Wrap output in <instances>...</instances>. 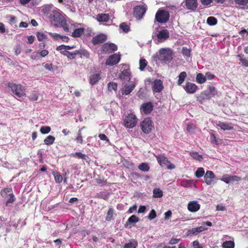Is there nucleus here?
<instances>
[{"mask_svg":"<svg viewBox=\"0 0 248 248\" xmlns=\"http://www.w3.org/2000/svg\"><path fill=\"white\" fill-rule=\"evenodd\" d=\"M173 56L174 53L172 50L166 47L160 48L153 56V58L154 59L158 58L162 62L167 64L171 61Z\"/></svg>","mask_w":248,"mask_h":248,"instance_id":"nucleus-1","label":"nucleus"},{"mask_svg":"<svg viewBox=\"0 0 248 248\" xmlns=\"http://www.w3.org/2000/svg\"><path fill=\"white\" fill-rule=\"evenodd\" d=\"M8 87L11 89L13 93L19 97L25 95V89L20 84L8 83Z\"/></svg>","mask_w":248,"mask_h":248,"instance_id":"nucleus-2","label":"nucleus"},{"mask_svg":"<svg viewBox=\"0 0 248 248\" xmlns=\"http://www.w3.org/2000/svg\"><path fill=\"white\" fill-rule=\"evenodd\" d=\"M156 158L160 165L162 167H166L167 169L172 170L175 168V166L171 164L168 160L167 157L163 155H158L156 156Z\"/></svg>","mask_w":248,"mask_h":248,"instance_id":"nucleus-3","label":"nucleus"},{"mask_svg":"<svg viewBox=\"0 0 248 248\" xmlns=\"http://www.w3.org/2000/svg\"><path fill=\"white\" fill-rule=\"evenodd\" d=\"M169 13L165 10H158L155 14V19L159 23H165L169 19Z\"/></svg>","mask_w":248,"mask_h":248,"instance_id":"nucleus-4","label":"nucleus"},{"mask_svg":"<svg viewBox=\"0 0 248 248\" xmlns=\"http://www.w3.org/2000/svg\"><path fill=\"white\" fill-rule=\"evenodd\" d=\"M50 18L51 22L54 23V25L57 27H59V24L65 19L60 12L58 11H53L50 16Z\"/></svg>","mask_w":248,"mask_h":248,"instance_id":"nucleus-5","label":"nucleus"},{"mask_svg":"<svg viewBox=\"0 0 248 248\" xmlns=\"http://www.w3.org/2000/svg\"><path fill=\"white\" fill-rule=\"evenodd\" d=\"M152 123V121L150 118L144 119L140 123V127L142 132L145 134L150 133L153 128Z\"/></svg>","mask_w":248,"mask_h":248,"instance_id":"nucleus-6","label":"nucleus"},{"mask_svg":"<svg viewBox=\"0 0 248 248\" xmlns=\"http://www.w3.org/2000/svg\"><path fill=\"white\" fill-rule=\"evenodd\" d=\"M137 118L133 114H128L126 116L124 119V125L128 128H133L137 124Z\"/></svg>","mask_w":248,"mask_h":248,"instance_id":"nucleus-7","label":"nucleus"},{"mask_svg":"<svg viewBox=\"0 0 248 248\" xmlns=\"http://www.w3.org/2000/svg\"><path fill=\"white\" fill-rule=\"evenodd\" d=\"M146 8L144 5H138L134 7L133 10V15L138 19H141L146 11Z\"/></svg>","mask_w":248,"mask_h":248,"instance_id":"nucleus-8","label":"nucleus"},{"mask_svg":"<svg viewBox=\"0 0 248 248\" xmlns=\"http://www.w3.org/2000/svg\"><path fill=\"white\" fill-rule=\"evenodd\" d=\"M155 36L157 37V43L163 42L169 37V32L167 30L163 29L157 33L153 34V38Z\"/></svg>","mask_w":248,"mask_h":248,"instance_id":"nucleus-9","label":"nucleus"},{"mask_svg":"<svg viewBox=\"0 0 248 248\" xmlns=\"http://www.w3.org/2000/svg\"><path fill=\"white\" fill-rule=\"evenodd\" d=\"M102 51L104 53H110L117 49V46L113 43H106L102 46Z\"/></svg>","mask_w":248,"mask_h":248,"instance_id":"nucleus-10","label":"nucleus"},{"mask_svg":"<svg viewBox=\"0 0 248 248\" xmlns=\"http://www.w3.org/2000/svg\"><path fill=\"white\" fill-rule=\"evenodd\" d=\"M107 36L103 33H100L94 36L92 41L94 45H99L104 43L107 40Z\"/></svg>","mask_w":248,"mask_h":248,"instance_id":"nucleus-11","label":"nucleus"},{"mask_svg":"<svg viewBox=\"0 0 248 248\" xmlns=\"http://www.w3.org/2000/svg\"><path fill=\"white\" fill-rule=\"evenodd\" d=\"M120 60L119 55L115 54L110 56L107 60L106 64L108 65L112 66L119 62Z\"/></svg>","mask_w":248,"mask_h":248,"instance_id":"nucleus-12","label":"nucleus"},{"mask_svg":"<svg viewBox=\"0 0 248 248\" xmlns=\"http://www.w3.org/2000/svg\"><path fill=\"white\" fill-rule=\"evenodd\" d=\"M184 88L187 93L192 94L197 91L198 87L194 83L187 82L186 83Z\"/></svg>","mask_w":248,"mask_h":248,"instance_id":"nucleus-13","label":"nucleus"},{"mask_svg":"<svg viewBox=\"0 0 248 248\" xmlns=\"http://www.w3.org/2000/svg\"><path fill=\"white\" fill-rule=\"evenodd\" d=\"M136 83L135 81H131L130 85H125L122 89V93L123 94L127 95L129 94L135 88Z\"/></svg>","mask_w":248,"mask_h":248,"instance_id":"nucleus-14","label":"nucleus"},{"mask_svg":"<svg viewBox=\"0 0 248 248\" xmlns=\"http://www.w3.org/2000/svg\"><path fill=\"white\" fill-rule=\"evenodd\" d=\"M202 94L206 99L211 98L216 94L215 88L213 86H209L208 90L203 91Z\"/></svg>","mask_w":248,"mask_h":248,"instance_id":"nucleus-15","label":"nucleus"},{"mask_svg":"<svg viewBox=\"0 0 248 248\" xmlns=\"http://www.w3.org/2000/svg\"><path fill=\"white\" fill-rule=\"evenodd\" d=\"M153 109V106L150 102L143 103L141 106V110L145 114H150Z\"/></svg>","mask_w":248,"mask_h":248,"instance_id":"nucleus-16","label":"nucleus"},{"mask_svg":"<svg viewBox=\"0 0 248 248\" xmlns=\"http://www.w3.org/2000/svg\"><path fill=\"white\" fill-rule=\"evenodd\" d=\"M215 175L212 171H207L204 176V179L206 184L207 185H211L213 183V179Z\"/></svg>","mask_w":248,"mask_h":248,"instance_id":"nucleus-17","label":"nucleus"},{"mask_svg":"<svg viewBox=\"0 0 248 248\" xmlns=\"http://www.w3.org/2000/svg\"><path fill=\"white\" fill-rule=\"evenodd\" d=\"M185 3L188 10H195L198 7L197 0H185Z\"/></svg>","mask_w":248,"mask_h":248,"instance_id":"nucleus-18","label":"nucleus"},{"mask_svg":"<svg viewBox=\"0 0 248 248\" xmlns=\"http://www.w3.org/2000/svg\"><path fill=\"white\" fill-rule=\"evenodd\" d=\"M152 88L153 90L156 93L160 92L163 88L162 81L160 79H155L154 81Z\"/></svg>","mask_w":248,"mask_h":248,"instance_id":"nucleus-19","label":"nucleus"},{"mask_svg":"<svg viewBox=\"0 0 248 248\" xmlns=\"http://www.w3.org/2000/svg\"><path fill=\"white\" fill-rule=\"evenodd\" d=\"M200 208V205L196 201H191L187 205L188 210L191 212L198 211Z\"/></svg>","mask_w":248,"mask_h":248,"instance_id":"nucleus-20","label":"nucleus"},{"mask_svg":"<svg viewBox=\"0 0 248 248\" xmlns=\"http://www.w3.org/2000/svg\"><path fill=\"white\" fill-rule=\"evenodd\" d=\"M130 72L129 70H124L119 75V78L122 80H130Z\"/></svg>","mask_w":248,"mask_h":248,"instance_id":"nucleus-21","label":"nucleus"},{"mask_svg":"<svg viewBox=\"0 0 248 248\" xmlns=\"http://www.w3.org/2000/svg\"><path fill=\"white\" fill-rule=\"evenodd\" d=\"M101 78L100 74H94L90 77V83L93 85L95 84Z\"/></svg>","mask_w":248,"mask_h":248,"instance_id":"nucleus-22","label":"nucleus"},{"mask_svg":"<svg viewBox=\"0 0 248 248\" xmlns=\"http://www.w3.org/2000/svg\"><path fill=\"white\" fill-rule=\"evenodd\" d=\"M97 20L99 22H108L109 19V16L108 14H100L97 15Z\"/></svg>","mask_w":248,"mask_h":248,"instance_id":"nucleus-23","label":"nucleus"},{"mask_svg":"<svg viewBox=\"0 0 248 248\" xmlns=\"http://www.w3.org/2000/svg\"><path fill=\"white\" fill-rule=\"evenodd\" d=\"M207 229L203 226H200L197 228H193L188 231L189 233H192L194 235H197L198 233H200L204 230H206Z\"/></svg>","mask_w":248,"mask_h":248,"instance_id":"nucleus-24","label":"nucleus"},{"mask_svg":"<svg viewBox=\"0 0 248 248\" xmlns=\"http://www.w3.org/2000/svg\"><path fill=\"white\" fill-rule=\"evenodd\" d=\"M140 220V218L137 217L135 215H132L130 217H129L125 224L126 227H127L128 224H131L132 223H136L139 222Z\"/></svg>","mask_w":248,"mask_h":248,"instance_id":"nucleus-25","label":"nucleus"},{"mask_svg":"<svg viewBox=\"0 0 248 248\" xmlns=\"http://www.w3.org/2000/svg\"><path fill=\"white\" fill-rule=\"evenodd\" d=\"M218 127H219L221 129L226 130H232L233 129V127L226 123L219 122L217 124Z\"/></svg>","mask_w":248,"mask_h":248,"instance_id":"nucleus-26","label":"nucleus"},{"mask_svg":"<svg viewBox=\"0 0 248 248\" xmlns=\"http://www.w3.org/2000/svg\"><path fill=\"white\" fill-rule=\"evenodd\" d=\"M55 140V138L54 136L49 135L44 140V142L45 144L50 145L54 143Z\"/></svg>","mask_w":248,"mask_h":248,"instance_id":"nucleus-27","label":"nucleus"},{"mask_svg":"<svg viewBox=\"0 0 248 248\" xmlns=\"http://www.w3.org/2000/svg\"><path fill=\"white\" fill-rule=\"evenodd\" d=\"M138 169L142 171L147 172L150 169V167L146 163H142L138 166Z\"/></svg>","mask_w":248,"mask_h":248,"instance_id":"nucleus-28","label":"nucleus"},{"mask_svg":"<svg viewBox=\"0 0 248 248\" xmlns=\"http://www.w3.org/2000/svg\"><path fill=\"white\" fill-rule=\"evenodd\" d=\"M186 77V72H182L179 74L178 80V85H181L185 81V79Z\"/></svg>","mask_w":248,"mask_h":248,"instance_id":"nucleus-29","label":"nucleus"},{"mask_svg":"<svg viewBox=\"0 0 248 248\" xmlns=\"http://www.w3.org/2000/svg\"><path fill=\"white\" fill-rule=\"evenodd\" d=\"M206 80L205 76L201 73H199L196 76V81L198 83L202 84Z\"/></svg>","mask_w":248,"mask_h":248,"instance_id":"nucleus-30","label":"nucleus"},{"mask_svg":"<svg viewBox=\"0 0 248 248\" xmlns=\"http://www.w3.org/2000/svg\"><path fill=\"white\" fill-rule=\"evenodd\" d=\"M119 27L124 33H127L130 30L129 26L125 22L122 23Z\"/></svg>","mask_w":248,"mask_h":248,"instance_id":"nucleus-31","label":"nucleus"},{"mask_svg":"<svg viewBox=\"0 0 248 248\" xmlns=\"http://www.w3.org/2000/svg\"><path fill=\"white\" fill-rule=\"evenodd\" d=\"M84 30L82 28H78L76 29L72 33V36L73 37H79L83 33Z\"/></svg>","mask_w":248,"mask_h":248,"instance_id":"nucleus-32","label":"nucleus"},{"mask_svg":"<svg viewBox=\"0 0 248 248\" xmlns=\"http://www.w3.org/2000/svg\"><path fill=\"white\" fill-rule=\"evenodd\" d=\"M217 19L214 16H210L207 18L206 22L210 26H214L217 24Z\"/></svg>","mask_w":248,"mask_h":248,"instance_id":"nucleus-33","label":"nucleus"},{"mask_svg":"<svg viewBox=\"0 0 248 248\" xmlns=\"http://www.w3.org/2000/svg\"><path fill=\"white\" fill-rule=\"evenodd\" d=\"M204 174V170L203 168H199L195 172V175L197 178H201Z\"/></svg>","mask_w":248,"mask_h":248,"instance_id":"nucleus-34","label":"nucleus"},{"mask_svg":"<svg viewBox=\"0 0 248 248\" xmlns=\"http://www.w3.org/2000/svg\"><path fill=\"white\" fill-rule=\"evenodd\" d=\"M223 248H234V243L232 241H226L222 244Z\"/></svg>","mask_w":248,"mask_h":248,"instance_id":"nucleus-35","label":"nucleus"},{"mask_svg":"<svg viewBox=\"0 0 248 248\" xmlns=\"http://www.w3.org/2000/svg\"><path fill=\"white\" fill-rule=\"evenodd\" d=\"M163 196V192L159 188L154 189L153 190V196L155 198H160Z\"/></svg>","mask_w":248,"mask_h":248,"instance_id":"nucleus-36","label":"nucleus"},{"mask_svg":"<svg viewBox=\"0 0 248 248\" xmlns=\"http://www.w3.org/2000/svg\"><path fill=\"white\" fill-rule=\"evenodd\" d=\"M108 88L109 91L112 90L116 91L117 90V84L114 82H110L108 85Z\"/></svg>","mask_w":248,"mask_h":248,"instance_id":"nucleus-37","label":"nucleus"},{"mask_svg":"<svg viewBox=\"0 0 248 248\" xmlns=\"http://www.w3.org/2000/svg\"><path fill=\"white\" fill-rule=\"evenodd\" d=\"M140 68V71L144 70L145 67L147 66V62L145 59H140L139 62Z\"/></svg>","mask_w":248,"mask_h":248,"instance_id":"nucleus-38","label":"nucleus"},{"mask_svg":"<svg viewBox=\"0 0 248 248\" xmlns=\"http://www.w3.org/2000/svg\"><path fill=\"white\" fill-rule=\"evenodd\" d=\"M190 154L192 157L198 161H201L203 159L202 155H200L197 152H191Z\"/></svg>","mask_w":248,"mask_h":248,"instance_id":"nucleus-39","label":"nucleus"},{"mask_svg":"<svg viewBox=\"0 0 248 248\" xmlns=\"http://www.w3.org/2000/svg\"><path fill=\"white\" fill-rule=\"evenodd\" d=\"M113 209L111 208H109L107 212L106 220L108 221H110L113 217Z\"/></svg>","mask_w":248,"mask_h":248,"instance_id":"nucleus-40","label":"nucleus"},{"mask_svg":"<svg viewBox=\"0 0 248 248\" xmlns=\"http://www.w3.org/2000/svg\"><path fill=\"white\" fill-rule=\"evenodd\" d=\"M10 193H13L12 189L10 188L3 189L0 192L1 195L3 197H5L8 194H9L10 196Z\"/></svg>","mask_w":248,"mask_h":248,"instance_id":"nucleus-41","label":"nucleus"},{"mask_svg":"<svg viewBox=\"0 0 248 248\" xmlns=\"http://www.w3.org/2000/svg\"><path fill=\"white\" fill-rule=\"evenodd\" d=\"M192 185V182L191 180H183L181 183V186L184 187H191Z\"/></svg>","mask_w":248,"mask_h":248,"instance_id":"nucleus-42","label":"nucleus"},{"mask_svg":"<svg viewBox=\"0 0 248 248\" xmlns=\"http://www.w3.org/2000/svg\"><path fill=\"white\" fill-rule=\"evenodd\" d=\"M51 128L48 126H43L40 128V132L42 134H46L50 132Z\"/></svg>","mask_w":248,"mask_h":248,"instance_id":"nucleus-43","label":"nucleus"},{"mask_svg":"<svg viewBox=\"0 0 248 248\" xmlns=\"http://www.w3.org/2000/svg\"><path fill=\"white\" fill-rule=\"evenodd\" d=\"M53 175H54V177L55 178V181L56 183H60L61 182H62V175L60 174H59L57 172H54Z\"/></svg>","mask_w":248,"mask_h":248,"instance_id":"nucleus-44","label":"nucleus"},{"mask_svg":"<svg viewBox=\"0 0 248 248\" xmlns=\"http://www.w3.org/2000/svg\"><path fill=\"white\" fill-rule=\"evenodd\" d=\"M61 53L63 55L67 56L69 59H74L75 58V57L74 56V54L72 52H69L67 50H65L62 51L61 52Z\"/></svg>","mask_w":248,"mask_h":248,"instance_id":"nucleus-45","label":"nucleus"},{"mask_svg":"<svg viewBox=\"0 0 248 248\" xmlns=\"http://www.w3.org/2000/svg\"><path fill=\"white\" fill-rule=\"evenodd\" d=\"M182 54L184 56L187 57H190V52H191L190 49H189L186 47H183L182 48Z\"/></svg>","mask_w":248,"mask_h":248,"instance_id":"nucleus-46","label":"nucleus"},{"mask_svg":"<svg viewBox=\"0 0 248 248\" xmlns=\"http://www.w3.org/2000/svg\"><path fill=\"white\" fill-rule=\"evenodd\" d=\"M59 26L62 27L63 30L65 31H69V29L65 19L63 21H62V22H61L60 24H59Z\"/></svg>","mask_w":248,"mask_h":248,"instance_id":"nucleus-47","label":"nucleus"},{"mask_svg":"<svg viewBox=\"0 0 248 248\" xmlns=\"http://www.w3.org/2000/svg\"><path fill=\"white\" fill-rule=\"evenodd\" d=\"M82 129V128H81L78 130V137L76 139L77 142L80 143V144L82 143V141H83L81 133V131Z\"/></svg>","mask_w":248,"mask_h":248,"instance_id":"nucleus-48","label":"nucleus"},{"mask_svg":"<svg viewBox=\"0 0 248 248\" xmlns=\"http://www.w3.org/2000/svg\"><path fill=\"white\" fill-rule=\"evenodd\" d=\"M36 35L39 41H42L44 39L46 38V34L42 32H38Z\"/></svg>","mask_w":248,"mask_h":248,"instance_id":"nucleus-49","label":"nucleus"},{"mask_svg":"<svg viewBox=\"0 0 248 248\" xmlns=\"http://www.w3.org/2000/svg\"><path fill=\"white\" fill-rule=\"evenodd\" d=\"M156 217V214L155 211L154 209H152L148 216V218L151 220L155 218Z\"/></svg>","mask_w":248,"mask_h":248,"instance_id":"nucleus-50","label":"nucleus"},{"mask_svg":"<svg viewBox=\"0 0 248 248\" xmlns=\"http://www.w3.org/2000/svg\"><path fill=\"white\" fill-rule=\"evenodd\" d=\"M230 175L226 174L222 176L221 180L224 181L227 184L231 182Z\"/></svg>","mask_w":248,"mask_h":248,"instance_id":"nucleus-51","label":"nucleus"},{"mask_svg":"<svg viewBox=\"0 0 248 248\" xmlns=\"http://www.w3.org/2000/svg\"><path fill=\"white\" fill-rule=\"evenodd\" d=\"M81 57H85L86 58H89L90 54L86 50L80 49V55Z\"/></svg>","mask_w":248,"mask_h":248,"instance_id":"nucleus-52","label":"nucleus"},{"mask_svg":"<svg viewBox=\"0 0 248 248\" xmlns=\"http://www.w3.org/2000/svg\"><path fill=\"white\" fill-rule=\"evenodd\" d=\"M16 199L13 193H10V198L7 200L6 202V205H8L9 203H13Z\"/></svg>","mask_w":248,"mask_h":248,"instance_id":"nucleus-53","label":"nucleus"},{"mask_svg":"<svg viewBox=\"0 0 248 248\" xmlns=\"http://www.w3.org/2000/svg\"><path fill=\"white\" fill-rule=\"evenodd\" d=\"M237 57H240V61L242 62V65L244 66L248 67V60L241 57L240 55H237Z\"/></svg>","mask_w":248,"mask_h":248,"instance_id":"nucleus-54","label":"nucleus"},{"mask_svg":"<svg viewBox=\"0 0 248 248\" xmlns=\"http://www.w3.org/2000/svg\"><path fill=\"white\" fill-rule=\"evenodd\" d=\"M234 1L239 5H245L248 3V0H234Z\"/></svg>","mask_w":248,"mask_h":248,"instance_id":"nucleus-55","label":"nucleus"},{"mask_svg":"<svg viewBox=\"0 0 248 248\" xmlns=\"http://www.w3.org/2000/svg\"><path fill=\"white\" fill-rule=\"evenodd\" d=\"M49 34L51 36V37L56 40H59L61 39V35L56 33H51L49 32Z\"/></svg>","mask_w":248,"mask_h":248,"instance_id":"nucleus-56","label":"nucleus"},{"mask_svg":"<svg viewBox=\"0 0 248 248\" xmlns=\"http://www.w3.org/2000/svg\"><path fill=\"white\" fill-rule=\"evenodd\" d=\"M230 179H231V182H238L241 180V177L236 176V175H230Z\"/></svg>","mask_w":248,"mask_h":248,"instance_id":"nucleus-57","label":"nucleus"},{"mask_svg":"<svg viewBox=\"0 0 248 248\" xmlns=\"http://www.w3.org/2000/svg\"><path fill=\"white\" fill-rule=\"evenodd\" d=\"M76 155L79 158H82L84 160H87L88 158L87 156H86L85 155L83 154L82 153L80 152H77L76 153Z\"/></svg>","mask_w":248,"mask_h":248,"instance_id":"nucleus-58","label":"nucleus"},{"mask_svg":"<svg viewBox=\"0 0 248 248\" xmlns=\"http://www.w3.org/2000/svg\"><path fill=\"white\" fill-rule=\"evenodd\" d=\"M136 245L135 243L130 242L126 243L124 246V248H136Z\"/></svg>","mask_w":248,"mask_h":248,"instance_id":"nucleus-59","label":"nucleus"},{"mask_svg":"<svg viewBox=\"0 0 248 248\" xmlns=\"http://www.w3.org/2000/svg\"><path fill=\"white\" fill-rule=\"evenodd\" d=\"M210 136H211V140L212 143H216V144H219L218 141L217 140L216 137L214 134H213V133L210 134Z\"/></svg>","mask_w":248,"mask_h":248,"instance_id":"nucleus-60","label":"nucleus"},{"mask_svg":"<svg viewBox=\"0 0 248 248\" xmlns=\"http://www.w3.org/2000/svg\"><path fill=\"white\" fill-rule=\"evenodd\" d=\"M29 98L31 101H36L38 99V96L36 93H32L30 95Z\"/></svg>","mask_w":248,"mask_h":248,"instance_id":"nucleus-61","label":"nucleus"},{"mask_svg":"<svg viewBox=\"0 0 248 248\" xmlns=\"http://www.w3.org/2000/svg\"><path fill=\"white\" fill-rule=\"evenodd\" d=\"M40 57H44L48 55V51L46 49H44L39 52Z\"/></svg>","mask_w":248,"mask_h":248,"instance_id":"nucleus-62","label":"nucleus"},{"mask_svg":"<svg viewBox=\"0 0 248 248\" xmlns=\"http://www.w3.org/2000/svg\"><path fill=\"white\" fill-rule=\"evenodd\" d=\"M40 57L39 52H34L31 56V58L33 60H36Z\"/></svg>","mask_w":248,"mask_h":248,"instance_id":"nucleus-63","label":"nucleus"},{"mask_svg":"<svg viewBox=\"0 0 248 248\" xmlns=\"http://www.w3.org/2000/svg\"><path fill=\"white\" fill-rule=\"evenodd\" d=\"M193 246L194 248H203L197 240L193 242Z\"/></svg>","mask_w":248,"mask_h":248,"instance_id":"nucleus-64","label":"nucleus"}]
</instances>
